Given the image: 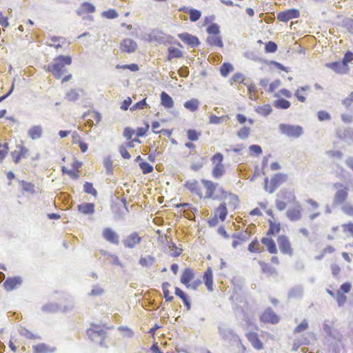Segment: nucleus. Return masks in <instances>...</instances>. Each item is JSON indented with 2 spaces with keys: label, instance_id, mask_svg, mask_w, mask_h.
Segmentation results:
<instances>
[{
  "label": "nucleus",
  "instance_id": "obj_1",
  "mask_svg": "<svg viewBox=\"0 0 353 353\" xmlns=\"http://www.w3.org/2000/svg\"><path fill=\"white\" fill-rule=\"evenodd\" d=\"M72 61V57L69 55H59L43 68L46 72H51L57 79H60L65 73L68 72L65 66L70 65Z\"/></svg>",
  "mask_w": 353,
  "mask_h": 353
},
{
  "label": "nucleus",
  "instance_id": "obj_2",
  "mask_svg": "<svg viewBox=\"0 0 353 353\" xmlns=\"http://www.w3.org/2000/svg\"><path fill=\"white\" fill-rule=\"evenodd\" d=\"M86 332L92 341L99 343L101 347L104 346L106 332L100 326L92 324V327L88 328Z\"/></svg>",
  "mask_w": 353,
  "mask_h": 353
},
{
  "label": "nucleus",
  "instance_id": "obj_3",
  "mask_svg": "<svg viewBox=\"0 0 353 353\" xmlns=\"http://www.w3.org/2000/svg\"><path fill=\"white\" fill-rule=\"evenodd\" d=\"M279 128L282 134L289 137L299 138L303 134V128L299 125L281 123Z\"/></svg>",
  "mask_w": 353,
  "mask_h": 353
},
{
  "label": "nucleus",
  "instance_id": "obj_4",
  "mask_svg": "<svg viewBox=\"0 0 353 353\" xmlns=\"http://www.w3.org/2000/svg\"><path fill=\"white\" fill-rule=\"evenodd\" d=\"M173 39L174 37L172 36L167 35L159 30H153L148 35L149 41H156L160 44L172 43Z\"/></svg>",
  "mask_w": 353,
  "mask_h": 353
},
{
  "label": "nucleus",
  "instance_id": "obj_5",
  "mask_svg": "<svg viewBox=\"0 0 353 353\" xmlns=\"http://www.w3.org/2000/svg\"><path fill=\"white\" fill-rule=\"evenodd\" d=\"M201 182L203 185L204 188L206 189L205 195L203 198L222 201V197H220L219 195L214 194V192L217 188L219 183H214L212 181L207 180L205 179H202L201 180Z\"/></svg>",
  "mask_w": 353,
  "mask_h": 353
},
{
  "label": "nucleus",
  "instance_id": "obj_6",
  "mask_svg": "<svg viewBox=\"0 0 353 353\" xmlns=\"http://www.w3.org/2000/svg\"><path fill=\"white\" fill-rule=\"evenodd\" d=\"M219 333L224 341L230 343H241V339L238 334L230 328L218 327Z\"/></svg>",
  "mask_w": 353,
  "mask_h": 353
},
{
  "label": "nucleus",
  "instance_id": "obj_7",
  "mask_svg": "<svg viewBox=\"0 0 353 353\" xmlns=\"http://www.w3.org/2000/svg\"><path fill=\"white\" fill-rule=\"evenodd\" d=\"M142 241V237L137 232H133L122 240L123 246L125 248L132 249Z\"/></svg>",
  "mask_w": 353,
  "mask_h": 353
},
{
  "label": "nucleus",
  "instance_id": "obj_8",
  "mask_svg": "<svg viewBox=\"0 0 353 353\" xmlns=\"http://www.w3.org/2000/svg\"><path fill=\"white\" fill-rule=\"evenodd\" d=\"M288 179V174L279 172L275 174L270 179V188L268 190L270 194L275 192L276 188L282 183H285Z\"/></svg>",
  "mask_w": 353,
  "mask_h": 353
},
{
  "label": "nucleus",
  "instance_id": "obj_9",
  "mask_svg": "<svg viewBox=\"0 0 353 353\" xmlns=\"http://www.w3.org/2000/svg\"><path fill=\"white\" fill-rule=\"evenodd\" d=\"M300 12L298 9L291 8L280 12L277 14V19L279 21L288 22V21L299 17Z\"/></svg>",
  "mask_w": 353,
  "mask_h": 353
},
{
  "label": "nucleus",
  "instance_id": "obj_10",
  "mask_svg": "<svg viewBox=\"0 0 353 353\" xmlns=\"http://www.w3.org/2000/svg\"><path fill=\"white\" fill-rule=\"evenodd\" d=\"M277 243L279 250L283 254H289L290 256L293 254V250L292 249L290 241L286 236H279Z\"/></svg>",
  "mask_w": 353,
  "mask_h": 353
},
{
  "label": "nucleus",
  "instance_id": "obj_11",
  "mask_svg": "<svg viewBox=\"0 0 353 353\" xmlns=\"http://www.w3.org/2000/svg\"><path fill=\"white\" fill-rule=\"evenodd\" d=\"M178 37L190 48L198 47L201 43L196 36L192 35L188 32L180 33L178 34Z\"/></svg>",
  "mask_w": 353,
  "mask_h": 353
},
{
  "label": "nucleus",
  "instance_id": "obj_12",
  "mask_svg": "<svg viewBox=\"0 0 353 353\" xmlns=\"http://www.w3.org/2000/svg\"><path fill=\"white\" fill-rule=\"evenodd\" d=\"M260 320L263 323L276 324L279 322L280 319L271 307H268L261 316Z\"/></svg>",
  "mask_w": 353,
  "mask_h": 353
},
{
  "label": "nucleus",
  "instance_id": "obj_13",
  "mask_svg": "<svg viewBox=\"0 0 353 353\" xmlns=\"http://www.w3.org/2000/svg\"><path fill=\"white\" fill-rule=\"evenodd\" d=\"M295 207L293 208H289L286 212V216L291 221H296L301 219V210L302 208L299 201H295L294 203Z\"/></svg>",
  "mask_w": 353,
  "mask_h": 353
},
{
  "label": "nucleus",
  "instance_id": "obj_14",
  "mask_svg": "<svg viewBox=\"0 0 353 353\" xmlns=\"http://www.w3.org/2000/svg\"><path fill=\"white\" fill-rule=\"evenodd\" d=\"M336 137L344 142L352 144L353 143V129L348 128L347 129H338L336 130Z\"/></svg>",
  "mask_w": 353,
  "mask_h": 353
},
{
  "label": "nucleus",
  "instance_id": "obj_15",
  "mask_svg": "<svg viewBox=\"0 0 353 353\" xmlns=\"http://www.w3.org/2000/svg\"><path fill=\"white\" fill-rule=\"evenodd\" d=\"M325 66L340 74H347L350 71V67H346L341 61L327 63H325Z\"/></svg>",
  "mask_w": 353,
  "mask_h": 353
},
{
  "label": "nucleus",
  "instance_id": "obj_16",
  "mask_svg": "<svg viewBox=\"0 0 353 353\" xmlns=\"http://www.w3.org/2000/svg\"><path fill=\"white\" fill-rule=\"evenodd\" d=\"M102 236L105 240L112 244H119V235L110 228H105L103 230Z\"/></svg>",
  "mask_w": 353,
  "mask_h": 353
},
{
  "label": "nucleus",
  "instance_id": "obj_17",
  "mask_svg": "<svg viewBox=\"0 0 353 353\" xmlns=\"http://www.w3.org/2000/svg\"><path fill=\"white\" fill-rule=\"evenodd\" d=\"M348 196V188L339 189L334 194L333 205L337 206L343 203Z\"/></svg>",
  "mask_w": 353,
  "mask_h": 353
},
{
  "label": "nucleus",
  "instance_id": "obj_18",
  "mask_svg": "<svg viewBox=\"0 0 353 353\" xmlns=\"http://www.w3.org/2000/svg\"><path fill=\"white\" fill-rule=\"evenodd\" d=\"M334 323L329 320H325L323 324V329L327 336L332 338L336 341H340L341 336L335 331L332 330V325Z\"/></svg>",
  "mask_w": 353,
  "mask_h": 353
},
{
  "label": "nucleus",
  "instance_id": "obj_19",
  "mask_svg": "<svg viewBox=\"0 0 353 353\" xmlns=\"http://www.w3.org/2000/svg\"><path fill=\"white\" fill-rule=\"evenodd\" d=\"M184 187L189 190L192 194H196L200 199H203V193L197 180L187 181L184 184Z\"/></svg>",
  "mask_w": 353,
  "mask_h": 353
},
{
  "label": "nucleus",
  "instance_id": "obj_20",
  "mask_svg": "<svg viewBox=\"0 0 353 353\" xmlns=\"http://www.w3.org/2000/svg\"><path fill=\"white\" fill-rule=\"evenodd\" d=\"M22 283V279L20 276L8 277L3 283V287L6 291H12L16 288L17 285Z\"/></svg>",
  "mask_w": 353,
  "mask_h": 353
},
{
  "label": "nucleus",
  "instance_id": "obj_21",
  "mask_svg": "<svg viewBox=\"0 0 353 353\" xmlns=\"http://www.w3.org/2000/svg\"><path fill=\"white\" fill-rule=\"evenodd\" d=\"M121 48L122 51L130 54L136 51L137 44L132 39H125L121 43Z\"/></svg>",
  "mask_w": 353,
  "mask_h": 353
},
{
  "label": "nucleus",
  "instance_id": "obj_22",
  "mask_svg": "<svg viewBox=\"0 0 353 353\" xmlns=\"http://www.w3.org/2000/svg\"><path fill=\"white\" fill-rule=\"evenodd\" d=\"M69 310L68 307L65 306L62 310L63 312H67ZM41 310L43 312L47 313H55L60 310H61V306L57 303H47L41 307Z\"/></svg>",
  "mask_w": 353,
  "mask_h": 353
},
{
  "label": "nucleus",
  "instance_id": "obj_23",
  "mask_svg": "<svg viewBox=\"0 0 353 353\" xmlns=\"http://www.w3.org/2000/svg\"><path fill=\"white\" fill-rule=\"evenodd\" d=\"M246 336L248 340L255 349L261 350L263 348V343L259 339L257 333L254 332H250L246 334Z\"/></svg>",
  "mask_w": 353,
  "mask_h": 353
},
{
  "label": "nucleus",
  "instance_id": "obj_24",
  "mask_svg": "<svg viewBox=\"0 0 353 353\" xmlns=\"http://www.w3.org/2000/svg\"><path fill=\"white\" fill-rule=\"evenodd\" d=\"M174 294L176 296L181 299L184 305L187 308V310H190L191 309V301L188 294H186L184 291L178 287H175Z\"/></svg>",
  "mask_w": 353,
  "mask_h": 353
},
{
  "label": "nucleus",
  "instance_id": "obj_25",
  "mask_svg": "<svg viewBox=\"0 0 353 353\" xmlns=\"http://www.w3.org/2000/svg\"><path fill=\"white\" fill-rule=\"evenodd\" d=\"M203 282L208 291H213V274L211 268H208L203 274Z\"/></svg>",
  "mask_w": 353,
  "mask_h": 353
},
{
  "label": "nucleus",
  "instance_id": "obj_26",
  "mask_svg": "<svg viewBox=\"0 0 353 353\" xmlns=\"http://www.w3.org/2000/svg\"><path fill=\"white\" fill-rule=\"evenodd\" d=\"M194 276L193 270L191 268H187L183 271L180 281L186 285L194 278Z\"/></svg>",
  "mask_w": 353,
  "mask_h": 353
},
{
  "label": "nucleus",
  "instance_id": "obj_27",
  "mask_svg": "<svg viewBox=\"0 0 353 353\" xmlns=\"http://www.w3.org/2000/svg\"><path fill=\"white\" fill-rule=\"evenodd\" d=\"M77 209L83 214H92L94 212V204L93 203H83L77 205Z\"/></svg>",
  "mask_w": 353,
  "mask_h": 353
},
{
  "label": "nucleus",
  "instance_id": "obj_28",
  "mask_svg": "<svg viewBox=\"0 0 353 353\" xmlns=\"http://www.w3.org/2000/svg\"><path fill=\"white\" fill-rule=\"evenodd\" d=\"M261 243L266 246L268 251L270 254H276L277 248L274 241L272 238L263 237Z\"/></svg>",
  "mask_w": 353,
  "mask_h": 353
},
{
  "label": "nucleus",
  "instance_id": "obj_29",
  "mask_svg": "<svg viewBox=\"0 0 353 353\" xmlns=\"http://www.w3.org/2000/svg\"><path fill=\"white\" fill-rule=\"evenodd\" d=\"M161 104L165 108H171L174 105V101L172 98L165 91L161 92L160 94Z\"/></svg>",
  "mask_w": 353,
  "mask_h": 353
},
{
  "label": "nucleus",
  "instance_id": "obj_30",
  "mask_svg": "<svg viewBox=\"0 0 353 353\" xmlns=\"http://www.w3.org/2000/svg\"><path fill=\"white\" fill-rule=\"evenodd\" d=\"M276 196L281 199L287 200L288 201H293L294 203L296 201L294 194L286 189L280 190L277 192Z\"/></svg>",
  "mask_w": 353,
  "mask_h": 353
},
{
  "label": "nucleus",
  "instance_id": "obj_31",
  "mask_svg": "<svg viewBox=\"0 0 353 353\" xmlns=\"http://www.w3.org/2000/svg\"><path fill=\"white\" fill-rule=\"evenodd\" d=\"M95 11V7L93 4L84 2L81 5V7L77 10V14L81 16L85 13H92Z\"/></svg>",
  "mask_w": 353,
  "mask_h": 353
},
{
  "label": "nucleus",
  "instance_id": "obj_32",
  "mask_svg": "<svg viewBox=\"0 0 353 353\" xmlns=\"http://www.w3.org/2000/svg\"><path fill=\"white\" fill-rule=\"evenodd\" d=\"M43 134V129L41 125H34L28 131V136L32 139H40Z\"/></svg>",
  "mask_w": 353,
  "mask_h": 353
},
{
  "label": "nucleus",
  "instance_id": "obj_33",
  "mask_svg": "<svg viewBox=\"0 0 353 353\" xmlns=\"http://www.w3.org/2000/svg\"><path fill=\"white\" fill-rule=\"evenodd\" d=\"M34 353H51L55 351V347L50 348L45 343H40L32 347Z\"/></svg>",
  "mask_w": 353,
  "mask_h": 353
},
{
  "label": "nucleus",
  "instance_id": "obj_34",
  "mask_svg": "<svg viewBox=\"0 0 353 353\" xmlns=\"http://www.w3.org/2000/svg\"><path fill=\"white\" fill-rule=\"evenodd\" d=\"M225 172V167L223 163H216L212 170V175L214 179L221 178Z\"/></svg>",
  "mask_w": 353,
  "mask_h": 353
},
{
  "label": "nucleus",
  "instance_id": "obj_35",
  "mask_svg": "<svg viewBox=\"0 0 353 353\" xmlns=\"http://www.w3.org/2000/svg\"><path fill=\"white\" fill-rule=\"evenodd\" d=\"M167 60L171 61L174 58H181L183 57V52L179 49L175 47H170L168 49Z\"/></svg>",
  "mask_w": 353,
  "mask_h": 353
},
{
  "label": "nucleus",
  "instance_id": "obj_36",
  "mask_svg": "<svg viewBox=\"0 0 353 353\" xmlns=\"http://www.w3.org/2000/svg\"><path fill=\"white\" fill-rule=\"evenodd\" d=\"M234 70V66L229 62H224L220 67V74L223 77H227Z\"/></svg>",
  "mask_w": 353,
  "mask_h": 353
},
{
  "label": "nucleus",
  "instance_id": "obj_37",
  "mask_svg": "<svg viewBox=\"0 0 353 353\" xmlns=\"http://www.w3.org/2000/svg\"><path fill=\"white\" fill-rule=\"evenodd\" d=\"M273 105L278 109L286 110L290 107L291 103L284 98L279 97L274 101Z\"/></svg>",
  "mask_w": 353,
  "mask_h": 353
},
{
  "label": "nucleus",
  "instance_id": "obj_38",
  "mask_svg": "<svg viewBox=\"0 0 353 353\" xmlns=\"http://www.w3.org/2000/svg\"><path fill=\"white\" fill-rule=\"evenodd\" d=\"M206 41L210 46H214L219 48L223 47V43L221 37L219 35L208 36Z\"/></svg>",
  "mask_w": 353,
  "mask_h": 353
},
{
  "label": "nucleus",
  "instance_id": "obj_39",
  "mask_svg": "<svg viewBox=\"0 0 353 353\" xmlns=\"http://www.w3.org/2000/svg\"><path fill=\"white\" fill-rule=\"evenodd\" d=\"M270 228L267 232V235L275 236L281 230V224L275 223L272 220H268Z\"/></svg>",
  "mask_w": 353,
  "mask_h": 353
},
{
  "label": "nucleus",
  "instance_id": "obj_40",
  "mask_svg": "<svg viewBox=\"0 0 353 353\" xmlns=\"http://www.w3.org/2000/svg\"><path fill=\"white\" fill-rule=\"evenodd\" d=\"M199 100L196 99H192L190 100H188L185 101L183 104L185 108L187 110L191 111V112H195L199 108Z\"/></svg>",
  "mask_w": 353,
  "mask_h": 353
},
{
  "label": "nucleus",
  "instance_id": "obj_41",
  "mask_svg": "<svg viewBox=\"0 0 353 353\" xmlns=\"http://www.w3.org/2000/svg\"><path fill=\"white\" fill-rule=\"evenodd\" d=\"M155 262V258L150 256L147 255L145 256H141L139 259V264L143 267L150 268L153 263Z\"/></svg>",
  "mask_w": 353,
  "mask_h": 353
},
{
  "label": "nucleus",
  "instance_id": "obj_42",
  "mask_svg": "<svg viewBox=\"0 0 353 353\" xmlns=\"http://www.w3.org/2000/svg\"><path fill=\"white\" fill-rule=\"evenodd\" d=\"M227 204L225 202L221 203L216 209L219 212V217L221 221H224L228 215Z\"/></svg>",
  "mask_w": 353,
  "mask_h": 353
},
{
  "label": "nucleus",
  "instance_id": "obj_43",
  "mask_svg": "<svg viewBox=\"0 0 353 353\" xmlns=\"http://www.w3.org/2000/svg\"><path fill=\"white\" fill-rule=\"evenodd\" d=\"M256 112L261 115L267 117L272 113V109L270 104H265L257 107Z\"/></svg>",
  "mask_w": 353,
  "mask_h": 353
},
{
  "label": "nucleus",
  "instance_id": "obj_44",
  "mask_svg": "<svg viewBox=\"0 0 353 353\" xmlns=\"http://www.w3.org/2000/svg\"><path fill=\"white\" fill-rule=\"evenodd\" d=\"M206 32L211 36L220 34V26L216 23H211L206 28Z\"/></svg>",
  "mask_w": 353,
  "mask_h": 353
},
{
  "label": "nucleus",
  "instance_id": "obj_45",
  "mask_svg": "<svg viewBox=\"0 0 353 353\" xmlns=\"http://www.w3.org/2000/svg\"><path fill=\"white\" fill-rule=\"evenodd\" d=\"M201 132L194 129H189L187 130V137L190 141H196L199 140Z\"/></svg>",
  "mask_w": 353,
  "mask_h": 353
},
{
  "label": "nucleus",
  "instance_id": "obj_46",
  "mask_svg": "<svg viewBox=\"0 0 353 353\" xmlns=\"http://www.w3.org/2000/svg\"><path fill=\"white\" fill-rule=\"evenodd\" d=\"M19 183L21 185L23 191L34 194L35 192L34 185L30 182L26 181H19Z\"/></svg>",
  "mask_w": 353,
  "mask_h": 353
},
{
  "label": "nucleus",
  "instance_id": "obj_47",
  "mask_svg": "<svg viewBox=\"0 0 353 353\" xmlns=\"http://www.w3.org/2000/svg\"><path fill=\"white\" fill-rule=\"evenodd\" d=\"M139 165L140 169L144 174H150L154 170L153 166L146 161H141Z\"/></svg>",
  "mask_w": 353,
  "mask_h": 353
},
{
  "label": "nucleus",
  "instance_id": "obj_48",
  "mask_svg": "<svg viewBox=\"0 0 353 353\" xmlns=\"http://www.w3.org/2000/svg\"><path fill=\"white\" fill-rule=\"evenodd\" d=\"M188 13L190 15V20L192 22L197 21L201 16V12L194 8H190L188 10Z\"/></svg>",
  "mask_w": 353,
  "mask_h": 353
},
{
  "label": "nucleus",
  "instance_id": "obj_49",
  "mask_svg": "<svg viewBox=\"0 0 353 353\" xmlns=\"http://www.w3.org/2000/svg\"><path fill=\"white\" fill-rule=\"evenodd\" d=\"M248 79L243 78V74H241V72H236L232 77L231 79V82H230V85H232L233 83L232 81H234V82H236V83H242L243 85H247L248 84V81H246Z\"/></svg>",
  "mask_w": 353,
  "mask_h": 353
},
{
  "label": "nucleus",
  "instance_id": "obj_50",
  "mask_svg": "<svg viewBox=\"0 0 353 353\" xmlns=\"http://www.w3.org/2000/svg\"><path fill=\"white\" fill-rule=\"evenodd\" d=\"M83 190L85 193L90 194L94 196L97 195V191L93 187V184L90 182L86 181L83 185Z\"/></svg>",
  "mask_w": 353,
  "mask_h": 353
},
{
  "label": "nucleus",
  "instance_id": "obj_51",
  "mask_svg": "<svg viewBox=\"0 0 353 353\" xmlns=\"http://www.w3.org/2000/svg\"><path fill=\"white\" fill-rule=\"evenodd\" d=\"M261 246L260 244L257 240V239H255L254 241H252L248 245V250L252 253H258L261 252Z\"/></svg>",
  "mask_w": 353,
  "mask_h": 353
},
{
  "label": "nucleus",
  "instance_id": "obj_52",
  "mask_svg": "<svg viewBox=\"0 0 353 353\" xmlns=\"http://www.w3.org/2000/svg\"><path fill=\"white\" fill-rule=\"evenodd\" d=\"M148 107V103H146V98L143 99L142 100L137 102L135 104H134L131 108V111H135L137 110H143L144 108H146Z\"/></svg>",
  "mask_w": 353,
  "mask_h": 353
},
{
  "label": "nucleus",
  "instance_id": "obj_53",
  "mask_svg": "<svg viewBox=\"0 0 353 353\" xmlns=\"http://www.w3.org/2000/svg\"><path fill=\"white\" fill-rule=\"evenodd\" d=\"M335 299L339 307H342L347 301V296L340 290H337Z\"/></svg>",
  "mask_w": 353,
  "mask_h": 353
},
{
  "label": "nucleus",
  "instance_id": "obj_54",
  "mask_svg": "<svg viewBox=\"0 0 353 353\" xmlns=\"http://www.w3.org/2000/svg\"><path fill=\"white\" fill-rule=\"evenodd\" d=\"M250 133V128L247 126H244L237 132V136L241 139L244 140L249 137Z\"/></svg>",
  "mask_w": 353,
  "mask_h": 353
},
{
  "label": "nucleus",
  "instance_id": "obj_55",
  "mask_svg": "<svg viewBox=\"0 0 353 353\" xmlns=\"http://www.w3.org/2000/svg\"><path fill=\"white\" fill-rule=\"evenodd\" d=\"M278 49L276 43L274 41H270L265 43V52L266 53H274Z\"/></svg>",
  "mask_w": 353,
  "mask_h": 353
},
{
  "label": "nucleus",
  "instance_id": "obj_56",
  "mask_svg": "<svg viewBox=\"0 0 353 353\" xmlns=\"http://www.w3.org/2000/svg\"><path fill=\"white\" fill-rule=\"evenodd\" d=\"M101 16L107 19H112L118 17V13L116 10L110 8L108 10L103 11L101 13Z\"/></svg>",
  "mask_w": 353,
  "mask_h": 353
},
{
  "label": "nucleus",
  "instance_id": "obj_57",
  "mask_svg": "<svg viewBox=\"0 0 353 353\" xmlns=\"http://www.w3.org/2000/svg\"><path fill=\"white\" fill-rule=\"evenodd\" d=\"M103 165L106 170V174L110 175L112 174V161L110 157H106L103 161Z\"/></svg>",
  "mask_w": 353,
  "mask_h": 353
},
{
  "label": "nucleus",
  "instance_id": "obj_58",
  "mask_svg": "<svg viewBox=\"0 0 353 353\" xmlns=\"http://www.w3.org/2000/svg\"><path fill=\"white\" fill-rule=\"evenodd\" d=\"M259 264L261 265L263 272L270 274H272L274 272V268L272 267L270 264L263 261H259Z\"/></svg>",
  "mask_w": 353,
  "mask_h": 353
},
{
  "label": "nucleus",
  "instance_id": "obj_59",
  "mask_svg": "<svg viewBox=\"0 0 353 353\" xmlns=\"http://www.w3.org/2000/svg\"><path fill=\"white\" fill-rule=\"evenodd\" d=\"M228 205L230 206H232L235 209L239 203V199L236 194H234L232 193V194H230V196L228 197Z\"/></svg>",
  "mask_w": 353,
  "mask_h": 353
},
{
  "label": "nucleus",
  "instance_id": "obj_60",
  "mask_svg": "<svg viewBox=\"0 0 353 353\" xmlns=\"http://www.w3.org/2000/svg\"><path fill=\"white\" fill-rule=\"evenodd\" d=\"M66 97L70 101H75L79 97L78 91L75 89H72L66 94Z\"/></svg>",
  "mask_w": 353,
  "mask_h": 353
},
{
  "label": "nucleus",
  "instance_id": "obj_61",
  "mask_svg": "<svg viewBox=\"0 0 353 353\" xmlns=\"http://www.w3.org/2000/svg\"><path fill=\"white\" fill-rule=\"evenodd\" d=\"M61 171L63 172V173L69 175L73 179H78L79 177V174H78V172L74 171V169L68 170L65 166H63L61 168Z\"/></svg>",
  "mask_w": 353,
  "mask_h": 353
},
{
  "label": "nucleus",
  "instance_id": "obj_62",
  "mask_svg": "<svg viewBox=\"0 0 353 353\" xmlns=\"http://www.w3.org/2000/svg\"><path fill=\"white\" fill-rule=\"evenodd\" d=\"M317 117L320 121H329L331 119L330 113L325 110H320L317 112Z\"/></svg>",
  "mask_w": 353,
  "mask_h": 353
},
{
  "label": "nucleus",
  "instance_id": "obj_63",
  "mask_svg": "<svg viewBox=\"0 0 353 353\" xmlns=\"http://www.w3.org/2000/svg\"><path fill=\"white\" fill-rule=\"evenodd\" d=\"M303 293V290L301 288H294L290 290L288 293V296L290 298L299 297L301 296Z\"/></svg>",
  "mask_w": 353,
  "mask_h": 353
},
{
  "label": "nucleus",
  "instance_id": "obj_64",
  "mask_svg": "<svg viewBox=\"0 0 353 353\" xmlns=\"http://www.w3.org/2000/svg\"><path fill=\"white\" fill-rule=\"evenodd\" d=\"M19 333L21 336H23L29 339H34L37 338L36 335L32 334L30 331H29L28 329L25 327H21L19 330Z\"/></svg>",
  "mask_w": 353,
  "mask_h": 353
}]
</instances>
